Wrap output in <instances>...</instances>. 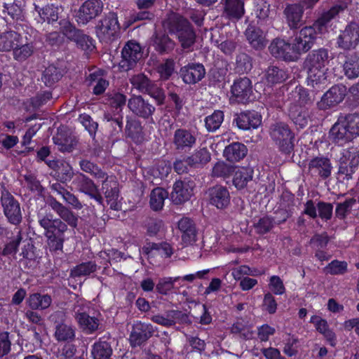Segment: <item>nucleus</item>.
<instances>
[{"label": "nucleus", "instance_id": "1", "mask_svg": "<svg viewBox=\"0 0 359 359\" xmlns=\"http://www.w3.org/2000/svg\"><path fill=\"white\" fill-rule=\"evenodd\" d=\"M47 204L55 211L60 218L53 219L51 213L38 215V222L44 229V236L47 238L50 251H62L65 241V233L67 231L66 222L70 226L76 227L77 216L69 208L57 201L54 197L49 196Z\"/></svg>", "mask_w": 359, "mask_h": 359}, {"label": "nucleus", "instance_id": "2", "mask_svg": "<svg viewBox=\"0 0 359 359\" xmlns=\"http://www.w3.org/2000/svg\"><path fill=\"white\" fill-rule=\"evenodd\" d=\"M165 32L177 37L183 50L190 52L196 43V34L190 22L182 15L170 11L162 22Z\"/></svg>", "mask_w": 359, "mask_h": 359}, {"label": "nucleus", "instance_id": "3", "mask_svg": "<svg viewBox=\"0 0 359 359\" xmlns=\"http://www.w3.org/2000/svg\"><path fill=\"white\" fill-rule=\"evenodd\" d=\"M165 32L177 37L183 50L190 52L196 43V34L190 22L182 15L170 11L162 22Z\"/></svg>", "mask_w": 359, "mask_h": 359}, {"label": "nucleus", "instance_id": "4", "mask_svg": "<svg viewBox=\"0 0 359 359\" xmlns=\"http://www.w3.org/2000/svg\"><path fill=\"white\" fill-rule=\"evenodd\" d=\"M329 50L325 48L313 50L309 52L303 63L307 72V82L319 90L327 83L323 68L330 60Z\"/></svg>", "mask_w": 359, "mask_h": 359}, {"label": "nucleus", "instance_id": "5", "mask_svg": "<svg viewBox=\"0 0 359 359\" xmlns=\"http://www.w3.org/2000/svg\"><path fill=\"white\" fill-rule=\"evenodd\" d=\"M317 40V31L313 26H305L296 32L291 41L292 50L297 61L302 54L309 52Z\"/></svg>", "mask_w": 359, "mask_h": 359}, {"label": "nucleus", "instance_id": "6", "mask_svg": "<svg viewBox=\"0 0 359 359\" xmlns=\"http://www.w3.org/2000/svg\"><path fill=\"white\" fill-rule=\"evenodd\" d=\"M270 136L281 152L286 154L292 152L294 135L287 124L279 122L271 125Z\"/></svg>", "mask_w": 359, "mask_h": 359}, {"label": "nucleus", "instance_id": "7", "mask_svg": "<svg viewBox=\"0 0 359 359\" xmlns=\"http://www.w3.org/2000/svg\"><path fill=\"white\" fill-rule=\"evenodd\" d=\"M1 205L8 222L18 226L22 222V210L19 201L4 187L1 192Z\"/></svg>", "mask_w": 359, "mask_h": 359}, {"label": "nucleus", "instance_id": "8", "mask_svg": "<svg viewBox=\"0 0 359 359\" xmlns=\"http://www.w3.org/2000/svg\"><path fill=\"white\" fill-rule=\"evenodd\" d=\"M133 87L142 93H147L153 97L157 105L164 103L165 95L163 90L143 74H138L130 79Z\"/></svg>", "mask_w": 359, "mask_h": 359}, {"label": "nucleus", "instance_id": "9", "mask_svg": "<svg viewBox=\"0 0 359 359\" xmlns=\"http://www.w3.org/2000/svg\"><path fill=\"white\" fill-rule=\"evenodd\" d=\"M98 38L106 43L111 41L116 36L119 30V25L116 13H109L99 21L95 27Z\"/></svg>", "mask_w": 359, "mask_h": 359}, {"label": "nucleus", "instance_id": "10", "mask_svg": "<svg viewBox=\"0 0 359 359\" xmlns=\"http://www.w3.org/2000/svg\"><path fill=\"white\" fill-rule=\"evenodd\" d=\"M359 156L355 153L346 151L339 160L337 179L341 182H346L352 179L353 174L358 169Z\"/></svg>", "mask_w": 359, "mask_h": 359}, {"label": "nucleus", "instance_id": "11", "mask_svg": "<svg viewBox=\"0 0 359 359\" xmlns=\"http://www.w3.org/2000/svg\"><path fill=\"white\" fill-rule=\"evenodd\" d=\"M347 93L346 87L342 84L334 85L331 87L317 102V107L320 110H327L334 107L341 102Z\"/></svg>", "mask_w": 359, "mask_h": 359}, {"label": "nucleus", "instance_id": "12", "mask_svg": "<svg viewBox=\"0 0 359 359\" xmlns=\"http://www.w3.org/2000/svg\"><path fill=\"white\" fill-rule=\"evenodd\" d=\"M121 57V67L126 71L133 69L143 57L142 47L139 43L129 41L122 49Z\"/></svg>", "mask_w": 359, "mask_h": 359}, {"label": "nucleus", "instance_id": "13", "mask_svg": "<svg viewBox=\"0 0 359 359\" xmlns=\"http://www.w3.org/2000/svg\"><path fill=\"white\" fill-rule=\"evenodd\" d=\"M337 43L343 50L355 49L359 43V22L348 23L339 35Z\"/></svg>", "mask_w": 359, "mask_h": 359}, {"label": "nucleus", "instance_id": "14", "mask_svg": "<svg viewBox=\"0 0 359 359\" xmlns=\"http://www.w3.org/2000/svg\"><path fill=\"white\" fill-rule=\"evenodd\" d=\"M103 10L101 0H87L79 8L76 15L79 24L86 25L98 16Z\"/></svg>", "mask_w": 359, "mask_h": 359}, {"label": "nucleus", "instance_id": "15", "mask_svg": "<svg viewBox=\"0 0 359 359\" xmlns=\"http://www.w3.org/2000/svg\"><path fill=\"white\" fill-rule=\"evenodd\" d=\"M128 107L135 116L149 119L156 111V107L142 95H133L128 101Z\"/></svg>", "mask_w": 359, "mask_h": 359}, {"label": "nucleus", "instance_id": "16", "mask_svg": "<svg viewBox=\"0 0 359 359\" xmlns=\"http://www.w3.org/2000/svg\"><path fill=\"white\" fill-rule=\"evenodd\" d=\"M156 330L150 323L140 321L133 325L129 341L132 347L140 346L146 343L154 334Z\"/></svg>", "mask_w": 359, "mask_h": 359}, {"label": "nucleus", "instance_id": "17", "mask_svg": "<svg viewBox=\"0 0 359 359\" xmlns=\"http://www.w3.org/2000/svg\"><path fill=\"white\" fill-rule=\"evenodd\" d=\"M101 191L111 209L118 210L121 208L118 201V184L114 176H105L102 183Z\"/></svg>", "mask_w": 359, "mask_h": 359}, {"label": "nucleus", "instance_id": "18", "mask_svg": "<svg viewBox=\"0 0 359 359\" xmlns=\"http://www.w3.org/2000/svg\"><path fill=\"white\" fill-rule=\"evenodd\" d=\"M196 140L194 132L185 128H178L174 132L172 142L175 150L186 152L195 147Z\"/></svg>", "mask_w": 359, "mask_h": 359}, {"label": "nucleus", "instance_id": "19", "mask_svg": "<svg viewBox=\"0 0 359 359\" xmlns=\"http://www.w3.org/2000/svg\"><path fill=\"white\" fill-rule=\"evenodd\" d=\"M73 312L76 322L85 333L91 334L101 329L100 320L96 317L90 316L79 306L75 304Z\"/></svg>", "mask_w": 359, "mask_h": 359}, {"label": "nucleus", "instance_id": "20", "mask_svg": "<svg viewBox=\"0 0 359 359\" xmlns=\"http://www.w3.org/2000/svg\"><path fill=\"white\" fill-rule=\"evenodd\" d=\"M231 91L238 102L246 103L250 102L253 95L250 79L246 76L236 79L231 86Z\"/></svg>", "mask_w": 359, "mask_h": 359}, {"label": "nucleus", "instance_id": "21", "mask_svg": "<svg viewBox=\"0 0 359 359\" xmlns=\"http://www.w3.org/2000/svg\"><path fill=\"white\" fill-rule=\"evenodd\" d=\"M195 186L194 181L190 179L175 182L171 193L172 202L175 204H182L187 201L192 196Z\"/></svg>", "mask_w": 359, "mask_h": 359}, {"label": "nucleus", "instance_id": "22", "mask_svg": "<svg viewBox=\"0 0 359 359\" xmlns=\"http://www.w3.org/2000/svg\"><path fill=\"white\" fill-rule=\"evenodd\" d=\"M304 11L297 3H287L283 10L286 23L292 30L299 29L305 22L303 20Z\"/></svg>", "mask_w": 359, "mask_h": 359}, {"label": "nucleus", "instance_id": "23", "mask_svg": "<svg viewBox=\"0 0 359 359\" xmlns=\"http://www.w3.org/2000/svg\"><path fill=\"white\" fill-rule=\"evenodd\" d=\"M270 53L278 59L285 61L296 62V56L292 50L291 42L287 43L281 39H275L269 46Z\"/></svg>", "mask_w": 359, "mask_h": 359}, {"label": "nucleus", "instance_id": "24", "mask_svg": "<svg viewBox=\"0 0 359 359\" xmlns=\"http://www.w3.org/2000/svg\"><path fill=\"white\" fill-rule=\"evenodd\" d=\"M205 69L201 63H189L181 67L180 75L187 84H195L201 81L205 75Z\"/></svg>", "mask_w": 359, "mask_h": 359}, {"label": "nucleus", "instance_id": "25", "mask_svg": "<svg viewBox=\"0 0 359 359\" xmlns=\"http://www.w3.org/2000/svg\"><path fill=\"white\" fill-rule=\"evenodd\" d=\"M123 114L121 111L116 112H107L104 114L106 121V127L109 130V137L112 142L118 140L123 132Z\"/></svg>", "mask_w": 359, "mask_h": 359}, {"label": "nucleus", "instance_id": "26", "mask_svg": "<svg viewBox=\"0 0 359 359\" xmlns=\"http://www.w3.org/2000/svg\"><path fill=\"white\" fill-rule=\"evenodd\" d=\"M53 140L58 150L62 152L72 151L78 142L76 137L65 128H59Z\"/></svg>", "mask_w": 359, "mask_h": 359}, {"label": "nucleus", "instance_id": "27", "mask_svg": "<svg viewBox=\"0 0 359 359\" xmlns=\"http://www.w3.org/2000/svg\"><path fill=\"white\" fill-rule=\"evenodd\" d=\"M210 203L219 209L226 208L230 203V194L226 187L215 185L208 189Z\"/></svg>", "mask_w": 359, "mask_h": 359}, {"label": "nucleus", "instance_id": "28", "mask_svg": "<svg viewBox=\"0 0 359 359\" xmlns=\"http://www.w3.org/2000/svg\"><path fill=\"white\" fill-rule=\"evenodd\" d=\"M332 169L330 160L324 156H317L309 163V170L312 175H317L323 179L328 178Z\"/></svg>", "mask_w": 359, "mask_h": 359}, {"label": "nucleus", "instance_id": "29", "mask_svg": "<svg viewBox=\"0 0 359 359\" xmlns=\"http://www.w3.org/2000/svg\"><path fill=\"white\" fill-rule=\"evenodd\" d=\"M245 36L250 46L255 50H262L267 45L266 36L258 27L249 25L245 31Z\"/></svg>", "mask_w": 359, "mask_h": 359}, {"label": "nucleus", "instance_id": "30", "mask_svg": "<svg viewBox=\"0 0 359 359\" xmlns=\"http://www.w3.org/2000/svg\"><path fill=\"white\" fill-rule=\"evenodd\" d=\"M233 123L241 130L257 128L261 125L262 116L255 111H248L236 115Z\"/></svg>", "mask_w": 359, "mask_h": 359}, {"label": "nucleus", "instance_id": "31", "mask_svg": "<svg viewBox=\"0 0 359 359\" xmlns=\"http://www.w3.org/2000/svg\"><path fill=\"white\" fill-rule=\"evenodd\" d=\"M79 189L103 205L104 199L94 182L83 174H81L78 182Z\"/></svg>", "mask_w": 359, "mask_h": 359}, {"label": "nucleus", "instance_id": "32", "mask_svg": "<svg viewBox=\"0 0 359 359\" xmlns=\"http://www.w3.org/2000/svg\"><path fill=\"white\" fill-rule=\"evenodd\" d=\"M152 41L154 49L161 55L171 53L175 47V42L165 32L155 33Z\"/></svg>", "mask_w": 359, "mask_h": 359}, {"label": "nucleus", "instance_id": "33", "mask_svg": "<svg viewBox=\"0 0 359 359\" xmlns=\"http://www.w3.org/2000/svg\"><path fill=\"white\" fill-rule=\"evenodd\" d=\"M178 229L182 233V241L186 245H191L196 241L197 231L193 220L183 217L178 222Z\"/></svg>", "mask_w": 359, "mask_h": 359}, {"label": "nucleus", "instance_id": "34", "mask_svg": "<svg viewBox=\"0 0 359 359\" xmlns=\"http://www.w3.org/2000/svg\"><path fill=\"white\" fill-rule=\"evenodd\" d=\"M289 116L297 126L304 128L308 125L309 112L307 109L302 106L292 103L290 106Z\"/></svg>", "mask_w": 359, "mask_h": 359}, {"label": "nucleus", "instance_id": "35", "mask_svg": "<svg viewBox=\"0 0 359 359\" xmlns=\"http://www.w3.org/2000/svg\"><path fill=\"white\" fill-rule=\"evenodd\" d=\"M125 133L135 143H141L144 140V132L141 122L139 120L127 118Z\"/></svg>", "mask_w": 359, "mask_h": 359}, {"label": "nucleus", "instance_id": "36", "mask_svg": "<svg viewBox=\"0 0 359 359\" xmlns=\"http://www.w3.org/2000/svg\"><path fill=\"white\" fill-rule=\"evenodd\" d=\"M224 13L229 20H240L245 13L243 0H225Z\"/></svg>", "mask_w": 359, "mask_h": 359}, {"label": "nucleus", "instance_id": "37", "mask_svg": "<svg viewBox=\"0 0 359 359\" xmlns=\"http://www.w3.org/2000/svg\"><path fill=\"white\" fill-rule=\"evenodd\" d=\"M91 355L93 359H112L113 348L111 344L102 339L92 346Z\"/></svg>", "mask_w": 359, "mask_h": 359}, {"label": "nucleus", "instance_id": "38", "mask_svg": "<svg viewBox=\"0 0 359 359\" xmlns=\"http://www.w3.org/2000/svg\"><path fill=\"white\" fill-rule=\"evenodd\" d=\"M248 153L246 146L241 142H233L225 147L224 156L229 161L236 162L243 159Z\"/></svg>", "mask_w": 359, "mask_h": 359}, {"label": "nucleus", "instance_id": "39", "mask_svg": "<svg viewBox=\"0 0 359 359\" xmlns=\"http://www.w3.org/2000/svg\"><path fill=\"white\" fill-rule=\"evenodd\" d=\"M345 76L353 79L359 76V55L356 53H348L343 65Z\"/></svg>", "mask_w": 359, "mask_h": 359}, {"label": "nucleus", "instance_id": "40", "mask_svg": "<svg viewBox=\"0 0 359 359\" xmlns=\"http://www.w3.org/2000/svg\"><path fill=\"white\" fill-rule=\"evenodd\" d=\"M308 89L304 88L302 87H297L295 90L299 96V102L304 106H310L311 105L314 101L316 100V95L322 91L326 87V83L323 84V87L322 89L318 90L312 86L309 85L307 82Z\"/></svg>", "mask_w": 359, "mask_h": 359}, {"label": "nucleus", "instance_id": "41", "mask_svg": "<svg viewBox=\"0 0 359 359\" xmlns=\"http://www.w3.org/2000/svg\"><path fill=\"white\" fill-rule=\"evenodd\" d=\"M330 133L334 141L339 144H343L353 139L344 121H341V123H335Z\"/></svg>", "mask_w": 359, "mask_h": 359}, {"label": "nucleus", "instance_id": "42", "mask_svg": "<svg viewBox=\"0 0 359 359\" xmlns=\"http://www.w3.org/2000/svg\"><path fill=\"white\" fill-rule=\"evenodd\" d=\"M254 170L250 167H242L235 172L233 184L236 189L241 190L246 187L248 183L252 180Z\"/></svg>", "mask_w": 359, "mask_h": 359}, {"label": "nucleus", "instance_id": "43", "mask_svg": "<svg viewBox=\"0 0 359 359\" xmlns=\"http://www.w3.org/2000/svg\"><path fill=\"white\" fill-rule=\"evenodd\" d=\"M27 303L32 310H44L50 306L52 298L49 294L36 292L29 296Z\"/></svg>", "mask_w": 359, "mask_h": 359}, {"label": "nucleus", "instance_id": "44", "mask_svg": "<svg viewBox=\"0 0 359 359\" xmlns=\"http://www.w3.org/2000/svg\"><path fill=\"white\" fill-rule=\"evenodd\" d=\"M20 34L14 31L4 32L0 34V51L13 50L18 46Z\"/></svg>", "mask_w": 359, "mask_h": 359}, {"label": "nucleus", "instance_id": "45", "mask_svg": "<svg viewBox=\"0 0 359 359\" xmlns=\"http://www.w3.org/2000/svg\"><path fill=\"white\" fill-rule=\"evenodd\" d=\"M189 156V161L191 162V168H202L211 160V154L205 147L196 150Z\"/></svg>", "mask_w": 359, "mask_h": 359}, {"label": "nucleus", "instance_id": "46", "mask_svg": "<svg viewBox=\"0 0 359 359\" xmlns=\"http://www.w3.org/2000/svg\"><path fill=\"white\" fill-rule=\"evenodd\" d=\"M97 268V265L95 262H82L70 270L69 276L73 278L88 276L95 272Z\"/></svg>", "mask_w": 359, "mask_h": 359}, {"label": "nucleus", "instance_id": "47", "mask_svg": "<svg viewBox=\"0 0 359 359\" xmlns=\"http://www.w3.org/2000/svg\"><path fill=\"white\" fill-rule=\"evenodd\" d=\"M62 76L60 69L53 65H50L43 71L41 80L47 87L53 86Z\"/></svg>", "mask_w": 359, "mask_h": 359}, {"label": "nucleus", "instance_id": "48", "mask_svg": "<svg viewBox=\"0 0 359 359\" xmlns=\"http://www.w3.org/2000/svg\"><path fill=\"white\" fill-rule=\"evenodd\" d=\"M61 32L69 40L74 41L76 44L81 40V36L86 34L80 29H76L72 23L66 20L60 21Z\"/></svg>", "mask_w": 359, "mask_h": 359}, {"label": "nucleus", "instance_id": "49", "mask_svg": "<svg viewBox=\"0 0 359 359\" xmlns=\"http://www.w3.org/2000/svg\"><path fill=\"white\" fill-rule=\"evenodd\" d=\"M61 32L69 40L74 41L76 44L81 40V36L86 34L80 29H76L72 23L66 20L60 21Z\"/></svg>", "mask_w": 359, "mask_h": 359}, {"label": "nucleus", "instance_id": "50", "mask_svg": "<svg viewBox=\"0 0 359 359\" xmlns=\"http://www.w3.org/2000/svg\"><path fill=\"white\" fill-rule=\"evenodd\" d=\"M35 11L38 12L40 18L48 23H53L59 19L60 8L54 5H47L40 8L38 6L34 5Z\"/></svg>", "mask_w": 359, "mask_h": 359}, {"label": "nucleus", "instance_id": "51", "mask_svg": "<svg viewBox=\"0 0 359 359\" xmlns=\"http://www.w3.org/2000/svg\"><path fill=\"white\" fill-rule=\"evenodd\" d=\"M341 10V6H334L331 8L328 11L322 14V15L315 21L312 26L314 27L315 30L318 29V32L321 33L323 28H325L326 25L338 15Z\"/></svg>", "mask_w": 359, "mask_h": 359}, {"label": "nucleus", "instance_id": "52", "mask_svg": "<svg viewBox=\"0 0 359 359\" xmlns=\"http://www.w3.org/2000/svg\"><path fill=\"white\" fill-rule=\"evenodd\" d=\"M224 114L222 110H215L214 112L205 118V127L210 133L217 131L224 121Z\"/></svg>", "mask_w": 359, "mask_h": 359}, {"label": "nucleus", "instance_id": "53", "mask_svg": "<svg viewBox=\"0 0 359 359\" xmlns=\"http://www.w3.org/2000/svg\"><path fill=\"white\" fill-rule=\"evenodd\" d=\"M168 197L167 191L160 187L155 188L150 194V206L154 211H158L163 208L164 201Z\"/></svg>", "mask_w": 359, "mask_h": 359}, {"label": "nucleus", "instance_id": "54", "mask_svg": "<svg viewBox=\"0 0 359 359\" xmlns=\"http://www.w3.org/2000/svg\"><path fill=\"white\" fill-rule=\"evenodd\" d=\"M55 337L59 341H72L75 338V329L66 323L59 325L55 327Z\"/></svg>", "mask_w": 359, "mask_h": 359}, {"label": "nucleus", "instance_id": "55", "mask_svg": "<svg viewBox=\"0 0 359 359\" xmlns=\"http://www.w3.org/2000/svg\"><path fill=\"white\" fill-rule=\"evenodd\" d=\"M264 76L269 84L273 85L284 81L287 74L283 69L276 66H270L266 69Z\"/></svg>", "mask_w": 359, "mask_h": 359}, {"label": "nucleus", "instance_id": "56", "mask_svg": "<svg viewBox=\"0 0 359 359\" xmlns=\"http://www.w3.org/2000/svg\"><path fill=\"white\" fill-rule=\"evenodd\" d=\"M104 100L106 104L112 108L119 109L118 111L122 114V108L126 103V96L120 93L111 92L105 95Z\"/></svg>", "mask_w": 359, "mask_h": 359}, {"label": "nucleus", "instance_id": "57", "mask_svg": "<svg viewBox=\"0 0 359 359\" xmlns=\"http://www.w3.org/2000/svg\"><path fill=\"white\" fill-rule=\"evenodd\" d=\"M81 169L86 172L90 174L97 179H104L107 175L96 164L88 160H81L79 162Z\"/></svg>", "mask_w": 359, "mask_h": 359}, {"label": "nucleus", "instance_id": "58", "mask_svg": "<svg viewBox=\"0 0 359 359\" xmlns=\"http://www.w3.org/2000/svg\"><path fill=\"white\" fill-rule=\"evenodd\" d=\"M229 64L226 60H218L215 62L214 68L210 71L211 76L215 82H220L224 80L229 69Z\"/></svg>", "mask_w": 359, "mask_h": 359}, {"label": "nucleus", "instance_id": "59", "mask_svg": "<svg viewBox=\"0 0 359 359\" xmlns=\"http://www.w3.org/2000/svg\"><path fill=\"white\" fill-rule=\"evenodd\" d=\"M344 121L353 138L359 136V113L346 114Z\"/></svg>", "mask_w": 359, "mask_h": 359}, {"label": "nucleus", "instance_id": "60", "mask_svg": "<svg viewBox=\"0 0 359 359\" xmlns=\"http://www.w3.org/2000/svg\"><path fill=\"white\" fill-rule=\"evenodd\" d=\"M34 53V46L30 43L15 46L13 49V57L19 62H23Z\"/></svg>", "mask_w": 359, "mask_h": 359}, {"label": "nucleus", "instance_id": "61", "mask_svg": "<svg viewBox=\"0 0 359 359\" xmlns=\"http://www.w3.org/2000/svg\"><path fill=\"white\" fill-rule=\"evenodd\" d=\"M22 239L21 231H18L17 234L13 236L11 240L6 243L1 252L3 256L15 255L18 249L19 245Z\"/></svg>", "mask_w": 359, "mask_h": 359}, {"label": "nucleus", "instance_id": "62", "mask_svg": "<svg viewBox=\"0 0 359 359\" xmlns=\"http://www.w3.org/2000/svg\"><path fill=\"white\" fill-rule=\"evenodd\" d=\"M175 69V62L172 58H167L158 67L157 71L160 74L161 79L168 80L172 75Z\"/></svg>", "mask_w": 359, "mask_h": 359}, {"label": "nucleus", "instance_id": "63", "mask_svg": "<svg viewBox=\"0 0 359 359\" xmlns=\"http://www.w3.org/2000/svg\"><path fill=\"white\" fill-rule=\"evenodd\" d=\"M180 277H165L160 278L156 285V291L161 294H167L174 287L175 282L180 280Z\"/></svg>", "mask_w": 359, "mask_h": 359}, {"label": "nucleus", "instance_id": "64", "mask_svg": "<svg viewBox=\"0 0 359 359\" xmlns=\"http://www.w3.org/2000/svg\"><path fill=\"white\" fill-rule=\"evenodd\" d=\"M234 172V168L224 162H217L212 168V175L217 177H226Z\"/></svg>", "mask_w": 359, "mask_h": 359}]
</instances>
